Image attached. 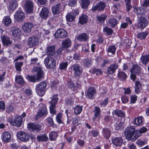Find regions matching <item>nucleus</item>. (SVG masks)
<instances>
[{
  "label": "nucleus",
  "mask_w": 149,
  "mask_h": 149,
  "mask_svg": "<svg viewBox=\"0 0 149 149\" xmlns=\"http://www.w3.org/2000/svg\"><path fill=\"white\" fill-rule=\"evenodd\" d=\"M11 135L8 132H4L1 134V139L4 143L9 142L11 140Z\"/></svg>",
  "instance_id": "obj_15"
},
{
  "label": "nucleus",
  "mask_w": 149,
  "mask_h": 149,
  "mask_svg": "<svg viewBox=\"0 0 149 149\" xmlns=\"http://www.w3.org/2000/svg\"><path fill=\"white\" fill-rule=\"evenodd\" d=\"M41 128L42 125L39 123L35 124L31 122L27 123V128L28 130L34 133L41 131Z\"/></svg>",
  "instance_id": "obj_5"
},
{
  "label": "nucleus",
  "mask_w": 149,
  "mask_h": 149,
  "mask_svg": "<svg viewBox=\"0 0 149 149\" xmlns=\"http://www.w3.org/2000/svg\"><path fill=\"white\" fill-rule=\"evenodd\" d=\"M44 63L46 68L50 70L54 69L56 66V61L53 56H48L46 58Z\"/></svg>",
  "instance_id": "obj_2"
},
{
  "label": "nucleus",
  "mask_w": 149,
  "mask_h": 149,
  "mask_svg": "<svg viewBox=\"0 0 149 149\" xmlns=\"http://www.w3.org/2000/svg\"><path fill=\"white\" fill-rule=\"evenodd\" d=\"M46 51L47 55L53 56L55 54V46L53 45L48 46L46 48Z\"/></svg>",
  "instance_id": "obj_30"
},
{
  "label": "nucleus",
  "mask_w": 149,
  "mask_h": 149,
  "mask_svg": "<svg viewBox=\"0 0 149 149\" xmlns=\"http://www.w3.org/2000/svg\"><path fill=\"white\" fill-rule=\"evenodd\" d=\"M33 72H37V81H39L43 78L44 73L42 70V68L40 67H34L33 68Z\"/></svg>",
  "instance_id": "obj_11"
},
{
  "label": "nucleus",
  "mask_w": 149,
  "mask_h": 149,
  "mask_svg": "<svg viewBox=\"0 0 149 149\" xmlns=\"http://www.w3.org/2000/svg\"><path fill=\"white\" fill-rule=\"evenodd\" d=\"M16 82L20 85H23L24 83V81L21 75L16 76L15 78Z\"/></svg>",
  "instance_id": "obj_48"
},
{
  "label": "nucleus",
  "mask_w": 149,
  "mask_h": 149,
  "mask_svg": "<svg viewBox=\"0 0 149 149\" xmlns=\"http://www.w3.org/2000/svg\"><path fill=\"white\" fill-rule=\"evenodd\" d=\"M23 120L22 118L19 116L16 117L13 120H10L9 122L13 126L19 127L22 125Z\"/></svg>",
  "instance_id": "obj_13"
},
{
  "label": "nucleus",
  "mask_w": 149,
  "mask_h": 149,
  "mask_svg": "<svg viewBox=\"0 0 149 149\" xmlns=\"http://www.w3.org/2000/svg\"><path fill=\"white\" fill-rule=\"evenodd\" d=\"M96 94V90L93 87H90L88 88L86 92L87 97L88 98L93 99Z\"/></svg>",
  "instance_id": "obj_21"
},
{
  "label": "nucleus",
  "mask_w": 149,
  "mask_h": 149,
  "mask_svg": "<svg viewBox=\"0 0 149 149\" xmlns=\"http://www.w3.org/2000/svg\"><path fill=\"white\" fill-rule=\"evenodd\" d=\"M103 31L104 32L106 33L108 35L112 34L113 33L112 29L107 26H105L103 28Z\"/></svg>",
  "instance_id": "obj_57"
},
{
  "label": "nucleus",
  "mask_w": 149,
  "mask_h": 149,
  "mask_svg": "<svg viewBox=\"0 0 149 149\" xmlns=\"http://www.w3.org/2000/svg\"><path fill=\"white\" fill-rule=\"evenodd\" d=\"M88 36L87 33H83L80 34L77 37V39L80 41H86Z\"/></svg>",
  "instance_id": "obj_35"
},
{
  "label": "nucleus",
  "mask_w": 149,
  "mask_h": 149,
  "mask_svg": "<svg viewBox=\"0 0 149 149\" xmlns=\"http://www.w3.org/2000/svg\"><path fill=\"white\" fill-rule=\"evenodd\" d=\"M46 122L51 127H53L54 125V124L52 118L48 117L46 120Z\"/></svg>",
  "instance_id": "obj_60"
},
{
  "label": "nucleus",
  "mask_w": 149,
  "mask_h": 149,
  "mask_svg": "<svg viewBox=\"0 0 149 149\" xmlns=\"http://www.w3.org/2000/svg\"><path fill=\"white\" fill-rule=\"evenodd\" d=\"M71 69L75 77H79L81 76L83 72V68L78 64H74L72 67Z\"/></svg>",
  "instance_id": "obj_7"
},
{
  "label": "nucleus",
  "mask_w": 149,
  "mask_h": 149,
  "mask_svg": "<svg viewBox=\"0 0 149 149\" xmlns=\"http://www.w3.org/2000/svg\"><path fill=\"white\" fill-rule=\"evenodd\" d=\"M134 11L135 13L139 15L145 14L146 12V9L142 7H134Z\"/></svg>",
  "instance_id": "obj_42"
},
{
  "label": "nucleus",
  "mask_w": 149,
  "mask_h": 149,
  "mask_svg": "<svg viewBox=\"0 0 149 149\" xmlns=\"http://www.w3.org/2000/svg\"><path fill=\"white\" fill-rule=\"evenodd\" d=\"M13 30V34L15 37H19L21 34V32L20 29L16 26H14L12 28Z\"/></svg>",
  "instance_id": "obj_31"
},
{
  "label": "nucleus",
  "mask_w": 149,
  "mask_h": 149,
  "mask_svg": "<svg viewBox=\"0 0 149 149\" xmlns=\"http://www.w3.org/2000/svg\"><path fill=\"white\" fill-rule=\"evenodd\" d=\"M140 60L143 64L146 65L149 62V54L142 55Z\"/></svg>",
  "instance_id": "obj_37"
},
{
  "label": "nucleus",
  "mask_w": 149,
  "mask_h": 149,
  "mask_svg": "<svg viewBox=\"0 0 149 149\" xmlns=\"http://www.w3.org/2000/svg\"><path fill=\"white\" fill-rule=\"evenodd\" d=\"M39 106L40 109L36 115V118L37 119L44 116H46L48 113L46 104L41 103L39 104Z\"/></svg>",
  "instance_id": "obj_4"
},
{
  "label": "nucleus",
  "mask_w": 149,
  "mask_h": 149,
  "mask_svg": "<svg viewBox=\"0 0 149 149\" xmlns=\"http://www.w3.org/2000/svg\"><path fill=\"white\" fill-rule=\"evenodd\" d=\"M117 77L119 79L123 81L126 80L127 76L124 72L123 71H118Z\"/></svg>",
  "instance_id": "obj_41"
},
{
  "label": "nucleus",
  "mask_w": 149,
  "mask_h": 149,
  "mask_svg": "<svg viewBox=\"0 0 149 149\" xmlns=\"http://www.w3.org/2000/svg\"><path fill=\"white\" fill-rule=\"evenodd\" d=\"M144 120V118L142 116H139L136 118H135L133 121V124L138 126L142 125L143 123Z\"/></svg>",
  "instance_id": "obj_28"
},
{
  "label": "nucleus",
  "mask_w": 149,
  "mask_h": 149,
  "mask_svg": "<svg viewBox=\"0 0 149 149\" xmlns=\"http://www.w3.org/2000/svg\"><path fill=\"white\" fill-rule=\"evenodd\" d=\"M106 6L105 2L100 1L96 5L93 6L92 10L93 12H95L97 10L98 11H103Z\"/></svg>",
  "instance_id": "obj_12"
},
{
  "label": "nucleus",
  "mask_w": 149,
  "mask_h": 149,
  "mask_svg": "<svg viewBox=\"0 0 149 149\" xmlns=\"http://www.w3.org/2000/svg\"><path fill=\"white\" fill-rule=\"evenodd\" d=\"M107 17V15L103 14L100 15H97L96 17L97 20L100 23H103Z\"/></svg>",
  "instance_id": "obj_45"
},
{
  "label": "nucleus",
  "mask_w": 149,
  "mask_h": 149,
  "mask_svg": "<svg viewBox=\"0 0 149 149\" xmlns=\"http://www.w3.org/2000/svg\"><path fill=\"white\" fill-rule=\"evenodd\" d=\"M28 44L31 47H33L37 45L39 42L38 38L35 36H33L29 38Z\"/></svg>",
  "instance_id": "obj_20"
},
{
  "label": "nucleus",
  "mask_w": 149,
  "mask_h": 149,
  "mask_svg": "<svg viewBox=\"0 0 149 149\" xmlns=\"http://www.w3.org/2000/svg\"><path fill=\"white\" fill-rule=\"evenodd\" d=\"M37 140L38 142H46L48 141V138L47 134L45 133L43 134H41L37 136Z\"/></svg>",
  "instance_id": "obj_34"
},
{
  "label": "nucleus",
  "mask_w": 149,
  "mask_h": 149,
  "mask_svg": "<svg viewBox=\"0 0 149 149\" xmlns=\"http://www.w3.org/2000/svg\"><path fill=\"white\" fill-rule=\"evenodd\" d=\"M108 22L112 28L114 27L118 24V20L115 18H111L108 19Z\"/></svg>",
  "instance_id": "obj_46"
},
{
  "label": "nucleus",
  "mask_w": 149,
  "mask_h": 149,
  "mask_svg": "<svg viewBox=\"0 0 149 149\" xmlns=\"http://www.w3.org/2000/svg\"><path fill=\"white\" fill-rule=\"evenodd\" d=\"M62 47L64 49H67L71 46L72 42L69 38H66L63 40L61 43Z\"/></svg>",
  "instance_id": "obj_25"
},
{
  "label": "nucleus",
  "mask_w": 149,
  "mask_h": 149,
  "mask_svg": "<svg viewBox=\"0 0 149 149\" xmlns=\"http://www.w3.org/2000/svg\"><path fill=\"white\" fill-rule=\"evenodd\" d=\"M14 109V105L13 104H11L7 107L6 111V113L9 114L12 112Z\"/></svg>",
  "instance_id": "obj_59"
},
{
  "label": "nucleus",
  "mask_w": 149,
  "mask_h": 149,
  "mask_svg": "<svg viewBox=\"0 0 149 149\" xmlns=\"http://www.w3.org/2000/svg\"><path fill=\"white\" fill-rule=\"evenodd\" d=\"M118 65L117 64L113 63L111 64L107 69V73L108 74H112L115 72L116 69L118 68Z\"/></svg>",
  "instance_id": "obj_23"
},
{
  "label": "nucleus",
  "mask_w": 149,
  "mask_h": 149,
  "mask_svg": "<svg viewBox=\"0 0 149 149\" xmlns=\"http://www.w3.org/2000/svg\"><path fill=\"white\" fill-rule=\"evenodd\" d=\"M134 138H133L132 141H135L136 139L140 137L142 135L139 130H135Z\"/></svg>",
  "instance_id": "obj_51"
},
{
  "label": "nucleus",
  "mask_w": 149,
  "mask_h": 149,
  "mask_svg": "<svg viewBox=\"0 0 149 149\" xmlns=\"http://www.w3.org/2000/svg\"><path fill=\"white\" fill-rule=\"evenodd\" d=\"M58 95L56 94L53 95L52 97L51 98V100L49 102V103L51 104V105H55L56 106L58 98Z\"/></svg>",
  "instance_id": "obj_44"
},
{
  "label": "nucleus",
  "mask_w": 149,
  "mask_h": 149,
  "mask_svg": "<svg viewBox=\"0 0 149 149\" xmlns=\"http://www.w3.org/2000/svg\"><path fill=\"white\" fill-rule=\"evenodd\" d=\"M56 122L58 123H62L63 121H62V113H58L56 116Z\"/></svg>",
  "instance_id": "obj_55"
},
{
  "label": "nucleus",
  "mask_w": 149,
  "mask_h": 149,
  "mask_svg": "<svg viewBox=\"0 0 149 149\" xmlns=\"http://www.w3.org/2000/svg\"><path fill=\"white\" fill-rule=\"evenodd\" d=\"M117 49V47L114 45H112L109 46L108 48L106 49V51L107 53H110L112 55H114L115 54L116 51Z\"/></svg>",
  "instance_id": "obj_36"
},
{
  "label": "nucleus",
  "mask_w": 149,
  "mask_h": 149,
  "mask_svg": "<svg viewBox=\"0 0 149 149\" xmlns=\"http://www.w3.org/2000/svg\"><path fill=\"white\" fill-rule=\"evenodd\" d=\"M3 22L5 26L9 25L11 22V20L9 16H5L3 19Z\"/></svg>",
  "instance_id": "obj_49"
},
{
  "label": "nucleus",
  "mask_w": 149,
  "mask_h": 149,
  "mask_svg": "<svg viewBox=\"0 0 149 149\" xmlns=\"http://www.w3.org/2000/svg\"><path fill=\"white\" fill-rule=\"evenodd\" d=\"M50 112L53 116L56 114V106L55 105H50L49 107Z\"/></svg>",
  "instance_id": "obj_61"
},
{
  "label": "nucleus",
  "mask_w": 149,
  "mask_h": 149,
  "mask_svg": "<svg viewBox=\"0 0 149 149\" xmlns=\"http://www.w3.org/2000/svg\"><path fill=\"white\" fill-rule=\"evenodd\" d=\"M67 35L66 31L62 29H58L55 33V37L57 38H65Z\"/></svg>",
  "instance_id": "obj_16"
},
{
  "label": "nucleus",
  "mask_w": 149,
  "mask_h": 149,
  "mask_svg": "<svg viewBox=\"0 0 149 149\" xmlns=\"http://www.w3.org/2000/svg\"><path fill=\"white\" fill-rule=\"evenodd\" d=\"M135 128L133 126H127L124 131V134L126 139L128 140H131L135 133Z\"/></svg>",
  "instance_id": "obj_6"
},
{
  "label": "nucleus",
  "mask_w": 149,
  "mask_h": 149,
  "mask_svg": "<svg viewBox=\"0 0 149 149\" xmlns=\"http://www.w3.org/2000/svg\"><path fill=\"white\" fill-rule=\"evenodd\" d=\"M93 112L94 113V115L92 118V120L93 122L95 121L97 118H100L101 110L99 107H95Z\"/></svg>",
  "instance_id": "obj_24"
},
{
  "label": "nucleus",
  "mask_w": 149,
  "mask_h": 149,
  "mask_svg": "<svg viewBox=\"0 0 149 149\" xmlns=\"http://www.w3.org/2000/svg\"><path fill=\"white\" fill-rule=\"evenodd\" d=\"M68 66L67 62L61 63L59 64V68L61 70H65L67 68Z\"/></svg>",
  "instance_id": "obj_53"
},
{
  "label": "nucleus",
  "mask_w": 149,
  "mask_h": 149,
  "mask_svg": "<svg viewBox=\"0 0 149 149\" xmlns=\"http://www.w3.org/2000/svg\"><path fill=\"white\" fill-rule=\"evenodd\" d=\"M17 6V0H11L8 7V9L10 10H14Z\"/></svg>",
  "instance_id": "obj_32"
},
{
  "label": "nucleus",
  "mask_w": 149,
  "mask_h": 149,
  "mask_svg": "<svg viewBox=\"0 0 149 149\" xmlns=\"http://www.w3.org/2000/svg\"><path fill=\"white\" fill-rule=\"evenodd\" d=\"M102 135L106 139H109L111 135L110 130L108 128H104L102 129Z\"/></svg>",
  "instance_id": "obj_27"
},
{
  "label": "nucleus",
  "mask_w": 149,
  "mask_h": 149,
  "mask_svg": "<svg viewBox=\"0 0 149 149\" xmlns=\"http://www.w3.org/2000/svg\"><path fill=\"white\" fill-rule=\"evenodd\" d=\"M88 17L84 14H82L80 17L79 19V23L81 25L86 24L87 22Z\"/></svg>",
  "instance_id": "obj_40"
},
{
  "label": "nucleus",
  "mask_w": 149,
  "mask_h": 149,
  "mask_svg": "<svg viewBox=\"0 0 149 149\" xmlns=\"http://www.w3.org/2000/svg\"><path fill=\"white\" fill-rule=\"evenodd\" d=\"M2 42L4 45H10L11 42L9 38L7 36L3 35L1 36Z\"/></svg>",
  "instance_id": "obj_33"
},
{
  "label": "nucleus",
  "mask_w": 149,
  "mask_h": 149,
  "mask_svg": "<svg viewBox=\"0 0 149 149\" xmlns=\"http://www.w3.org/2000/svg\"><path fill=\"white\" fill-rule=\"evenodd\" d=\"M49 11L48 9L45 7L43 8L40 14V16L42 19H45L48 16Z\"/></svg>",
  "instance_id": "obj_29"
},
{
  "label": "nucleus",
  "mask_w": 149,
  "mask_h": 149,
  "mask_svg": "<svg viewBox=\"0 0 149 149\" xmlns=\"http://www.w3.org/2000/svg\"><path fill=\"white\" fill-rule=\"evenodd\" d=\"M26 78L30 82H35L37 81V79L35 76L28 75L26 76Z\"/></svg>",
  "instance_id": "obj_56"
},
{
  "label": "nucleus",
  "mask_w": 149,
  "mask_h": 149,
  "mask_svg": "<svg viewBox=\"0 0 149 149\" xmlns=\"http://www.w3.org/2000/svg\"><path fill=\"white\" fill-rule=\"evenodd\" d=\"M23 62H17L15 64V67L17 71H21L22 70L21 68L23 65Z\"/></svg>",
  "instance_id": "obj_54"
},
{
  "label": "nucleus",
  "mask_w": 149,
  "mask_h": 149,
  "mask_svg": "<svg viewBox=\"0 0 149 149\" xmlns=\"http://www.w3.org/2000/svg\"><path fill=\"white\" fill-rule=\"evenodd\" d=\"M148 139L146 137L141 138L137 140L136 143L138 147H142L148 144Z\"/></svg>",
  "instance_id": "obj_22"
},
{
  "label": "nucleus",
  "mask_w": 149,
  "mask_h": 149,
  "mask_svg": "<svg viewBox=\"0 0 149 149\" xmlns=\"http://www.w3.org/2000/svg\"><path fill=\"white\" fill-rule=\"evenodd\" d=\"M92 73L97 76L102 74L103 71L100 68H94L93 70Z\"/></svg>",
  "instance_id": "obj_52"
},
{
  "label": "nucleus",
  "mask_w": 149,
  "mask_h": 149,
  "mask_svg": "<svg viewBox=\"0 0 149 149\" xmlns=\"http://www.w3.org/2000/svg\"><path fill=\"white\" fill-rule=\"evenodd\" d=\"M16 20L19 22H22L25 17V14L22 11H17L14 15Z\"/></svg>",
  "instance_id": "obj_19"
},
{
  "label": "nucleus",
  "mask_w": 149,
  "mask_h": 149,
  "mask_svg": "<svg viewBox=\"0 0 149 149\" xmlns=\"http://www.w3.org/2000/svg\"><path fill=\"white\" fill-rule=\"evenodd\" d=\"M148 23L146 18L144 17H141L138 20L137 27L139 29H143L148 25Z\"/></svg>",
  "instance_id": "obj_8"
},
{
  "label": "nucleus",
  "mask_w": 149,
  "mask_h": 149,
  "mask_svg": "<svg viewBox=\"0 0 149 149\" xmlns=\"http://www.w3.org/2000/svg\"><path fill=\"white\" fill-rule=\"evenodd\" d=\"M83 63L84 66L89 67L92 65L91 61L88 59H85L83 60Z\"/></svg>",
  "instance_id": "obj_62"
},
{
  "label": "nucleus",
  "mask_w": 149,
  "mask_h": 149,
  "mask_svg": "<svg viewBox=\"0 0 149 149\" xmlns=\"http://www.w3.org/2000/svg\"><path fill=\"white\" fill-rule=\"evenodd\" d=\"M18 139L22 142H26L29 139L30 136L27 133L24 132H19L17 134Z\"/></svg>",
  "instance_id": "obj_9"
},
{
  "label": "nucleus",
  "mask_w": 149,
  "mask_h": 149,
  "mask_svg": "<svg viewBox=\"0 0 149 149\" xmlns=\"http://www.w3.org/2000/svg\"><path fill=\"white\" fill-rule=\"evenodd\" d=\"M78 14V12L76 10H73L72 12L67 14L66 16L67 22H73L75 19V16Z\"/></svg>",
  "instance_id": "obj_14"
},
{
  "label": "nucleus",
  "mask_w": 149,
  "mask_h": 149,
  "mask_svg": "<svg viewBox=\"0 0 149 149\" xmlns=\"http://www.w3.org/2000/svg\"><path fill=\"white\" fill-rule=\"evenodd\" d=\"M34 4L31 0H27L24 5L25 9L26 12L30 13L33 12Z\"/></svg>",
  "instance_id": "obj_10"
},
{
  "label": "nucleus",
  "mask_w": 149,
  "mask_h": 149,
  "mask_svg": "<svg viewBox=\"0 0 149 149\" xmlns=\"http://www.w3.org/2000/svg\"><path fill=\"white\" fill-rule=\"evenodd\" d=\"M131 79L134 81L136 78V75H139L141 72V68L138 64H133L130 69Z\"/></svg>",
  "instance_id": "obj_1"
},
{
  "label": "nucleus",
  "mask_w": 149,
  "mask_h": 149,
  "mask_svg": "<svg viewBox=\"0 0 149 149\" xmlns=\"http://www.w3.org/2000/svg\"><path fill=\"white\" fill-rule=\"evenodd\" d=\"M46 87L47 84L45 81L41 82L36 85V91L39 96L42 97L45 95Z\"/></svg>",
  "instance_id": "obj_3"
},
{
  "label": "nucleus",
  "mask_w": 149,
  "mask_h": 149,
  "mask_svg": "<svg viewBox=\"0 0 149 149\" xmlns=\"http://www.w3.org/2000/svg\"><path fill=\"white\" fill-rule=\"evenodd\" d=\"M34 26L33 23L31 22L25 23L22 26V29L26 33L31 32L32 28Z\"/></svg>",
  "instance_id": "obj_17"
},
{
  "label": "nucleus",
  "mask_w": 149,
  "mask_h": 149,
  "mask_svg": "<svg viewBox=\"0 0 149 149\" xmlns=\"http://www.w3.org/2000/svg\"><path fill=\"white\" fill-rule=\"evenodd\" d=\"M108 103V98H107L100 103V105L101 107H104L107 105Z\"/></svg>",
  "instance_id": "obj_64"
},
{
  "label": "nucleus",
  "mask_w": 149,
  "mask_h": 149,
  "mask_svg": "<svg viewBox=\"0 0 149 149\" xmlns=\"http://www.w3.org/2000/svg\"><path fill=\"white\" fill-rule=\"evenodd\" d=\"M81 5L82 8L86 9L90 4V0H81Z\"/></svg>",
  "instance_id": "obj_50"
},
{
  "label": "nucleus",
  "mask_w": 149,
  "mask_h": 149,
  "mask_svg": "<svg viewBox=\"0 0 149 149\" xmlns=\"http://www.w3.org/2000/svg\"><path fill=\"white\" fill-rule=\"evenodd\" d=\"M52 10L53 15H57L61 13L62 11V7L60 3L54 5L52 7Z\"/></svg>",
  "instance_id": "obj_18"
},
{
  "label": "nucleus",
  "mask_w": 149,
  "mask_h": 149,
  "mask_svg": "<svg viewBox=\"0 0 149 149\" xmlns=\"http://www.w3.org/2000/svg\"><path fill=\"white\" fill-rule=\"evenodd\" d=\"M135 91L136 93L138 94L141 92L142 90L141 84L140 81H136L135 82Z\"/></svg>",
  "instance_id": "obj_38"
},
{
  "label": "nucleus",
  "mask_w": 149,
  "mask_h": 149,
  "mask_svg": "<svg viewBox=\"0 0 149 149\" xmlns=\"http://www.w3.org/2000/svg\"><path fill=\"white\" fill-rule=\"evenodd\" d=\"M58 135L57 132L54 131L50 132L49 134V140L52 141H55L57 138Z\"/></svg>",
  "instance_id": "obj_39"
},
{
  "label": "nucleus",
  "mask_w": 149,
  "mask_h": 149,
  "mask_svg": "<svg viewBox=\"0 0 149 149\" xmlns=\"http://www.w3.org/2000/svg\"><path fill=\"white\" fill-rule=\"evenodd\" d=\"M104 121L107 123L109 122L112 123L113 121L112 117L109 116H105L104 118Z\"/></svg>",
  "instance_id": "obj_63"
},
{
  "label": "nucleus",
  "mask_w": 149,
  "mask_h": 149,
  "mask_svg": "<svg viewBox=\"0 0 149 149\" xmlns=\"http://www.w3.org/2000/svg\"><path fill=\"white\" fill-rule=\"evenodd\" d=\"M113 115L115 114L118 117H123L125 116V113L120 110L116 109L113 110L112 112Z\"/></svg>",
  "instance_id": "obj_43"
},
{
  "label": "nucleus",
  "mask_w": 149,
  "mask_h": 149,
  "mask_svg": "<svg viewBox=\"0 0 149 149\" xmlns=\"http://www.w3.org/2000/svg\"><path fill=\"white\" fill-rule=\"evenodd\" d=\"M113 144L117 146H119L122 145L123 140L121 137H116L111 139Z\"/></svg>",
  "instance_id": "obj_26"
},
{
  "label": "nucleus",
  "mask_w": 149,
  "mask_h": 149,
  "mask_svg": "<svg viewBox=\"0 0 149 149\" xmlns=\"http://www.w3.org/2000/svg\"><path fill=\"white\" fill-rule=\"evenodd\" d=\"M148 34V33L146 31L141 32L138 33L137 37L140 40H144L146 39Z\"/></svg>",
  "instance_id": "obj_47"
},
{
  "label": "nucleus",
  "mask_w": 149,
  "mask_h": 149,
  "mask_svg": "<svg viewBox=\"0 0 149 149\" xmlns=\"http://www.w3.org/2000/svg\"><path fill=\"white\" fill-rule=\"evenodd\" d=\"M82 106L80 107L77 105L74 109V112L76 114H79L82 111Z\"/></svg>",
  "instance_id": "obj_58"
}]
</instances>
